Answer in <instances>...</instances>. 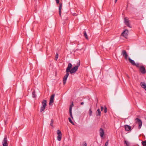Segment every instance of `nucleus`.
<instances>
[{
	"label": "nucleus",
	"instance_id": "nucleus-1",
	"mask_svg": "<svg viewBox=\"0 0 146 146\" xmlns=\"http://www.w3.org/2000/svg\"><path fill=\"white\" fill-rule=\"evenodd\" d=\"M72 65L71 63H69L68 64V66L66 70V72H70V74H72L78 70V68L77 66H75L73 67L72 69Z\"/></svg>",
	"mask_w": 146,
	"mask_h": 146
},
{
	"label": "nucleus",
	"instance_id": "nucleus-2",
	"mask_svg": "<svg viewBox=\"0 0 146 146\" xmlns=\"http://www.w3.org/2000/svg\"><path fill=\"white\" fill-rule=\"evenodd\" d=\"M135 123H138V128L139 129H140L142 125V121L138 118H136L135 119Z\"/></svg>",
	"mask_w": 146,
	"mask_h": 146
},
{
	"label": "nucleus",
	"instance_id": "nucleus-3",
	"mask_svg": "<svg viewBox=\"0 0 146 146\" xmlns=\"http://www.w3.org/2000/svg\"><path fill=\"white\" fill-rule=\"evenodd\" d=\"M7 142V135H5L2 142L3 146H8Z\"/></svg>",
	"mask_w": 146,
	"mask_h": 146
},
{
	"label": "nucleus",
	"instance_id": "nucleus-4",
	"mask_svg": "<svg viewBox=\"0 0 146 146\" xmlns=\"http://www.w3.org/2000/svg\"><path fill=\"white\" fill-rule=\"evenodd\" d=\"M139 70L142 74H145L146 73V71L145 67L143 66H140L139 67Z\"/></svg>",
	"mask_w": 146,
	"mask_h": 146
},
{
	"label": "nucleus",
	"instance_id": "nucleus-5",
	"mask_svg": "<svg viewBox=\"0 0 146 146\" xmlns=\"http://www.w3.org/2000/svg\"><path fill=\"white\" fill-rule=\"evenodd\" d=\"M121 55L123 56L124 57L126 60L127 59L128 55L125 50H122Z\"/></svg>",
	"mask_w": 146,
	"mask_h": 146
},
{
	"label": "nucleus",
	"instance_id": "nucleus-6",
	"mask_svg": "<svg viewBox=\"0 0 146 146\" xmlns=\"http://www.w3.org/2000/svg\"><path fill=\"white\" fill-rule=\"evenodd\" d=\"M124 23L128 27L131 28V27L129 23V21L127 17H125L124 18Z\"/></svg>",
	"mask_w": 146,
	"mask_h": 146
},
{
	"label": "nucleus",
	"instance_id": "nucleus-7",
	"mask_svg": "<svg viewBox=\"0 0 146 146\" xmlns=\"http://www.w3.org/2000/svg\"><path fill=\"white\" fill-rule=\"evenodd\" d=\"M128 33V30L127 29H125L122 33L121 35L125 37L126 38H127Z\"/></svg>",
	"mask_w": 146,
	"mask_h": 146
},
{
	"label": "nucleus",
	"instance_id": "nucleus-8",
	"mask_svg": "<svg viewBox=\"0 0 146 146\" xmlns=\"http://www.w3.org/2000/svg\"><path fill=\"white\" fill-rule=\"evenodd\" d=\"M69 75V73L68 72H66V74L64 76L63 78V83L64 84H65L66 82V81L67 79V78Z\"/></svg>",
	"mask_w": 146,
	"mask_h": 146
},
{
	"label": "nucleus",
	"instance_id": "nucleus-9",
	"mask_svg": "<svg viewBox=\"0 0 146 146\" xmlns=\"http://www.w3.org/2000/svg\"><path fill=\"white\" fill-rule=\"evenodd\" d=\"M55 96V95L54 94L52 95L50 98V102L49 103V105H51L54 102V98Z\"/></svg>",
	"mask_w": 146,
	"mask_h": 146
},
{
	"label": "nucleus",
	"instance_id": "nucleus-10",
	"mask_svg": "<svg viewBox=\"0 0 146 146\" xmlns=\"http://www.w3.org/2000/svg\"><path fill=\"white\" fill-rule=\"evenodd\" d=\"M100 136L101 138H103L104 135V130L102 128H101L99 130Z\"/></svg>",
	"mask_w": 146,
	"mask_h": 146
},
{
	"label": "nucleus",
	"instance_id": "nucleus-11",
	"mask_svg": "<svg viewBox=\"0 0 146 146\" xmlns=\"http://www.w3.org/2000/svg\"><path fill=\"white\" fill-rule=\"evenodd\" d=\"M125 130L126 131H129L131 128V127L128 125H126L125 126Z\"/></svg>",
	"mask_w": 146,
	"mask_h": 146
},
{
	"label": "nucleus",
	"instance_id": "nucleus-12",
	"mask_svg": "<svg viewBox=\"0 0 146 146\" xmlns=\"http://www.w3.org/2000/svg\"><path fill=\"white\" fill-rule=\"evenodd\" d=\"M128 60L129 62L133 65H135V62L134 60L131 59L130 58H129Z\"/></svg>",
	"mask_w": 146,
	"mask_h": 146
},
{
	"label": "nucleus",
	"instance_id": "nucleus-13",
	"mask_svg": "<svg viewBox=\"0 0 146 146\" xmlns=\"http://www.w3.org/2000/svg\"><path fill=\"white\" fill-rule=\"evenodd\" d=\"M96 115L97 116H100L101 115V113L100 109L98 108L96 113Z\"/></svg>",
	"mask_w": 146,
	"mask_h": 146
},
{
	"label": "nucleus",
	"instance_id": "nucleus-14",
	"mask_svg": "<svg viewBox=\"0 0 146 146\" xmlns=\"http://www.w3.org/2000/svg\"><path fill=\"white\" fill-rule=\"evenodd\" d=\"M47 101L46 100H43L42 102V106L46 107V106Z\"/></svg>",
	"mask_w": 146,
	"mask_h": 146
},
{
	"label": "nucleus",
	"instance_id": "nucleus-15",
	"mask_svg": "<svg viewBox=\"0 0 146 146\" xmlns=\"http://www.w3.org/2000/svg\"><path fill=\"white\" fill-rule=\"evenodd\" d=\"M141 85L144 89L146 87V84L143 82H141Z\"/></svg>",
	"mask_w": 146,
	"mask_h": 146
},
{
	"label": "nucleus",
	"instance_id": "nucleus-16",
	"mask_svg": "<svg viewBox=\"0 0 146 146\" xmlns=\"http://www.w3.org/2000/svg\"><path fill=\"white\" fill-rule=\"evenodd\" d=\"M84 36L86 39H88V37L87 36V34L86 32L85 31H84Z\"/></svg>",
	"mask_w": 146,
	"mask_h": 146
},
{
	"label": "nucleus",
	"instance_id": "nucleus-17",
	"mask_svg": "<svg viewBox=\"0 0 146 146\" xmlns=\"http://www.w3.org/2000/svg\"><path fill=\"white\" fill-rule=\"evenodd\" d=\"M62 135H59L57 137V139L58 141H60L61 139Z\"/></svg>",
	"mask_w": 146,
	"mask_h": 146
},
{
	"label": "nucleus",
	"instance_id": "nucleus-18",
	"mask_svg": "<svg viewBox=\"0 0 146 146\" xmlns=\"http://www.w3.org/2000/svg\"><path fill=\"white\" fill-rule=\"evenodd\" d=\"M45 108H46V107H44V106H42L40 108V112H41L42 111H43L44 110H45Z\"/></svg>",
	"mask_w": 146,
	"mask_h": 146
},
{
	"label": "nucleus",
	"instance_id": "nucleus-19",
	"mask_svg": "<svg viewBox=\"0 0 146 146\" xmlns=\"http://www.w3.org/2000/svg\"><path fill=\"white\" fill-rule=\"evenodd\" d=\"M141 144L143 146H146V140L142 141L141 142Z\"/></svg>",
	"mask_w": 146,
	"mask_h": 146
},
{
	"label": "nucleus",
	"instance_id": "nucleus-20",
	"mask_svg": "<svg viewBox=\"0 0 146 146\" xmlns=\"http://www.w3.org/2000/svg\"><path fill=\"white\" fill-rule=\"evenodd\" d=\"M32 97L33 98L36 97L35 92L34 90L32 92Z\"/></svg>",
	"mask_w": 146,
	"mask_h": 146
},
{
	"label": "nucleus",
	"instance_id": "nucleus-21",
	"mask_svg": "<svg viewBox=\"0 0 146 146\" xmlns=\"http://www.w3.org/2000/svg\"><path fill=\"white\" fill-rule=\"evenodd\" d=\"M92 112L91 110V109L90 108L89 111V114L90 116H91L92 115Z\"/></svg>",
	"mask_w": 146,
	"mask_h": 146
},
{
	"label": "nucleus",
	"instance_id": "nucleus-22",
	"mask_svg": "<svg viewBox=\"0 0 146 146\" xmlns=\"http://www.w3.org/2000/svg\"><path fill=\"white\" fill-rule=\"evenodd\" d=\"M57 133L58 135H62L61 131L59 129L57 130Z\"/></svg>",
	"mask_w": 146,
	"mask_h": 146
},
{
	"label": "nucleus",
	"instance_id": "nucleus-23",
	"mask_svg": "<svg viewBox=\"0 0 146 146\" xmlns=\"http://www.w3.org/2000/svg\"><path fill=\"white\" fill-rule=\"evenodd\" d=\"M124 143L127 146H129V143L127 141L125 140Z\"/></svg>",
	"mask_w": 146,
	"mask_h": 146
},
{
	"label": "nucleus",
	"instance_id": "nucleus-24",
	"mask_svg": "<svg viewBox=\"0 0 146 146\" xmlns=\"http://www.w3.org/2000/svg\"><path fill=\"white\" fill-rule=\"evenodd\" d=\"M80 60L78 61V62L77 63L76 66H77V68H78V67L80 66Z\"/></svg>",
	"mask_w": 146,
	"mask_h": 146
},
{
	"label": "nucleus",
	"instance_id": "nucleus-25",
	"mask_svg": "<svg viewBox=\"0 0 146 146\" xmlns=\"http://www.w3.org/2000/svg\"><path fill=\"white\" fill-rule=\"evenodd\" d=\"M62 9V7H59V14L60 16H61V10Z\"/></svg>",
	"mask_w": 146,
	"mask_h": 146
},
{
	"label": "nucleus",
	"instance_id": "nucleus-26",
	"mask_svg": "<svg viewBox=\"0 0 146 146\" xmlns=\"http://www.w3.org/2000/svg\"><path fill=\"white\" fill-rule=\"evenodd\" d=\"M69 113L70 114V115L71 117L72 118H73V117L72 115V110H71V109H70V110H69Z\"/></svg>",
	"mask_w": 146,
	"mask_h": 146
},
{
	"label": "nucleus",
	"instance_id": "nucleus-27",
	"mask_svg": "<svg viewBox=\"0 0 146 146\" xmlns=\"http://www.w3.org/2000/svg\"><path fill=\"white\" fill-rule=\"evenodd\" d=\"M68 120H69V121L73 125H74V123L72 121V120L70 118V117H69L68 118Z\"/></svg>",
	"mask_w": 146,
	"mask_h": 146
},
{
	"label": "nucleus",
	"instance_id": "nucleus-28",
	"mask_svg": "<svg viewBox=\"0 0 146 146\" xmlns=\"http://www.w3.org/2000/svg\"><path fill=\"white\" fill-rule=\"evenodd\" d=\"M53 122H54L53 120V119H51V120L50 123V125L51 126H52V127L53 126Z\"/></svg>",
	"mask_w": 146,
	"mask_h": 146
},
{
	"label": "nucleus",
	"instance_id": "nucleus-29",
	"mask_svg": "<svg viewBox=\"0 0 146 146\" xmlns=\"http://www.w3.org/2000/svg\"><path fill=\"white\" fill-rule=\"evenodd\" d=\"M134 66H136L137 67L139 68V67L140 66H139V64L138 63H135V65H134Z\"/></svg>",
	"mask_w": 146,
	"mask_h": 146
},
{
	"label": "nucleus",
	"instance_id": "nucleus-30",
	"mask_svg": "<svg viewBox=\"0 0 146 146\" xmlns=\"http://www.w3.org/2000/svg\"><path fill=\"white\" fill-rule=\"evenodd\" d=\"M107 108L106 106H105L104 109V113H106L107 112Z\"/></svg>",
	"mask_w": 146,
	"mask_h": 146
},
{
	"label": "nucleus",
	"instance_id": "nucleus-31",
	"mask_svg": "<svg viewBox=\"0 0 146 146\" xmlns=\"http://www.w3.org/2000/svg\"><path fill=\"white\" fill-rule=\"evenodd\" d=\"M73 106V102L71 104V105L70 106V108H69V110H70V108L71 109V110H72V107Z\"/></svg>",
	"mask_w": 146,
	"mask_h": 146
},
{
	"label": "nucleus",
	"instance_id": "nucleus-32",
	"mask_svg": "<svg viewBox=\"0 0 146 146\" xmlns=\"http://www.w3.org/2000/svg\"><path fill=\"white\" fill-rule=\"evenodd\" d=\"M58 53H56V54L55 55V59L56 60L58 58Z\"/></svg>",
	"mask_w": 146,
	"mask_h": 146
},
{
	"label": "nucleus",
	"instance_id": "nucleus-33",
	"mask_svg": "<svg viewBox=\"0 0 146 146\" xmlns=\"http://www.w3.org/2000/svg\"><path fill=\"white\" fill-rule=\"evenodd\" d=\"M108 140L107 142H106L105 143L104 146H107L108 144Z\"/></svg>",
	"mask_w": 146,
	"mask_h": 146
},
{
	"label": "nucleus",
	"instance_id": "nucleus-34",
	"mask_svg": "<svg viewBox=\"0 0 146 146\" xmlns=\"http://www.w3.org/2000/svg\"><path fill=\"white\" fill-rule=\"evenodd\" d=\"M84 145L82 146H87V143L86 141H84L83 143Z\"/></svg>",
	"mask_w": 146,
	"mask_h": 146
},
{
	"label": "nucleus",
	"instance_id": "nucleus-35",
	"mask_svg": "<svg viewBox=\"0 0 146 146\" xmlns=\"http://www.w3.org/2000/svg\"><path fill=\"white\" fill-rule=\"evenodd\" d=\"M56 3L57 4L59 3V0H56Z\"/></svg>",
	"mask_w": 146,
	"mask_h": 146
},
{
	"label": "nucleus",
	"instance_id": "nucleus-36",
	"mask_svg": "<svg viewBox=\"0 0 146 146\" xmlns=\"http://www.w3.org/2000/svg\"><path fill=\"white\" fill-rule=\"evenodd\" d=\"M104 109V107L103 106H101V111H102Z\"/></svg>",
	"mask_w": 146,
	"mask_h": 146
},
{
	"label": "nucleus",
	"instance_id": "nucleus-37",
	"mask_svg": "<svg viewBox=\"0 0 146 146\" xmlns=\"http://www.w3.org/2000/svg\"><path fill=\"white\" fill-rule=\"evenodd\" d=\"M62 3H61L60 4V6L59 7H62Z\"/></svg>",
	"mask_w": 146,
	"mask_h": 146
},
{
	"label": "nucleus",
	"instance_id": "nucleus-38",
	"mask_svg": "<svg viewBox=\"0 0 146 146\" xmlns=\"http://www.w3.org/2000/svg\"><path fill=\"white\" fill-rule=\"evenodd\" d=\"M84 104V102H81V103H80V104H81V105H82Z\"/></svg>",
	"mask_w": 146,
	"mask_h": 146
},
{
	"label": "nucleus",
	"instance_id": "nucleus-39",
	"mask_svg": "<svg viewBox=\"0 0 146 146\" xmlns=\"http://www.w3.org/2000/svg\"><path fill=\"white\" fill-rule=\"evenodd\" d=\"M117 0H115V3H116L117 2Z\"/></svg>",
	"mask_w": 146,
	"mask_h": 146
},
{
	"label": "nucleus",
	"instance_id": "nucleus-40",
	"mask_svg": "<svg viewBox=\"0 0 146 146\" xmlns=\"http://www.w3.org/2000/svg\"><path fill=\"white\" fill-rule=\"evenodd\" d=\"M144 89H145V90L146 91V87Z\"/></svg>",
	"mask_w": 146,
	"mask_h": 146
}]
</instances>
